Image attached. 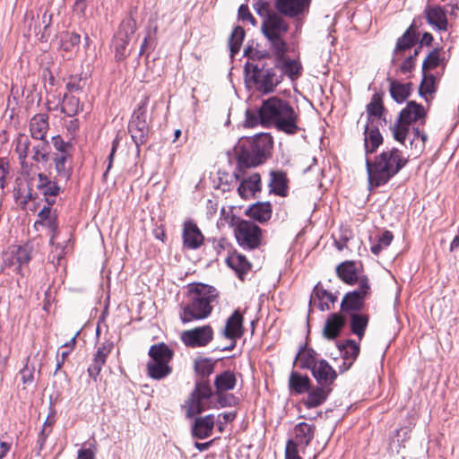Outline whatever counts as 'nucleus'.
<instances>
[{
  "mask_svg": "<svg viewBox=\"0 0 459 459\" xmlns=\"http://www.w3.org/2000/svg\"><path fill=\"white\" fill-rule=\"evenodd\" d=\"M258 117L263 126H273L278 131L293 135L300 131L299 113L292 105L279 97H271L263 101Z\"/></svg>",
  "mask_w": 459,
  "mask_h": 459,
  "instance_id": "nucleus-1",
  "label": "nucleus"
},
{
  "mask_svg": "<svg viewBox=\"0 0 459 459\" xmlns=\"http://www.w3.org/2000/svg\"><path fill=\"white\" fill-rule=\"evenodd\" d=\"M426 110L423 106L416 101H409L401 110L397 120L391 126V131L394 140L404 144L406 140L410 141L411 145L415 143L418 149L417 153H420L428 140V135L417 127H411L412 124L425 122Z\"/></svg>",
  "mask_w": 459,
  "mask_h": 459,
  "instance_id": "nucleus-2",
  "label": "nucleus"
},
{
  "mask_svg": "<svg viewBox=\"0 0 459 459\" xmlns=\"http://www.w3.org/2000/svg\"><path fill=\"white\" fill-rule=\"evenodd\" d=\"M217 299L218 291L212 286L199 283L190 287L186 302L180 306L181 322L187 324L207 318L217 303Z\"/></svg>",
  "mask_w": 459,
  "mask_h": 459,
  "instance_id": "nucleus-3",
  "label": "nucleus"
},
{
  "mask_svg": "<svg viewBox=\"0 0 459 459\" xmlns=\"http://www.w3.org/2000/svg\"><path fill=\"white\" fill-rule=\"evenodd\" d=\"M407 162V158L396 148L384 150L375 157L374 160L367 158L366 168L369 188L385 185Z\"/></svg>",
  "mask_w": 459,
  "mask_h": 459,
  "instance_id": "nucleus-4",
  "label": "nucleus"
},
{
  "mask_svg": "<svg viewBox=\"0 0 459 459\" xmlns=\"http://www.w3.org/2000/svg\"><path fill=\"white\" fill-rule=\"evenodd\" d=\"M272 145L273 141L269 134L257 135L249 142L248 146L243 145L238 152V164L233 172L234 178L243 176V168H252L262 164Z\"/></svg>",
  "mask_w": 459,
  "mask_h": 459,
  "instance_id": "nucleus-5",
  "label": "nucleus"
},
{
  "mask_svg": "<svg viewBox=\"0 0 459 459\" xmlns=\"http://www.w3.org/2000/svg\"><path fill=\"white\" fill-rule=\"evenodd\" d=\"M246 72L253 82L255 88L264 94L273 92L282 80V75H278L273 67H265L262 60H255L246 64Z\"/></svg>",
  "mask_w": 459,
  "mask_h": 459,
  "instance_id": "nucleus-6",
  "label": "nucleus"
},
{
  "mask_svg": "<svg viewBox=\"0 0 459 459\" xmlns=\"http://www.w3.org/2000/svg\"><path fill=\"white\" fill-rule=\"evenodd\" d=\"M150 359L146 363L147 376L154 380H161L172 373L170 361L174 352L165 343L153 344L149 349Z\"/></svg>",
  "mask_w": 459,
  "mask_h": 459,
  "instance_id": "nucleus-7",
  "label": "nucleus"
},
{
  "mask_svg": "<svg viewBox=\"0 0 459 459\" xmlns=\"http://www.w3.org/2000/svg\"><path fill=\"white\" fill-rule=\"evenodd\" d=\"M266 17L262 24V31L270 41L273 51L280 50L287 47L283 39L284 34L288 31L287 22L274 12L265 11Z\"/></svg>",
  "mask_w": 459,
  "mask_h": 459,
  "instance_id": "nucleus-8",
  "label": "nucleus"
},
{
  "mask_svg": "<svg viewBox=\"0 0 459 459\" xmlns=\"http://www.w3.org/2000/svg\"><path fill=\"white\" fill-rule=\"evenodd\" d=\"M212 395V388L208 382H197L195 390L191 393L190 397L186 401L187 417H194L205 410L212 408L213 406L211 401Z\"/></svg>",
  "mask_w": 459,
  "mask_h": 459,
  "instance_id": "nucleus-9",
  "label": "nucleus"
},
{
  "mask_svg": "<svg viewBox=\"0 0 459 459\" xmlns=\"http://www.w3.org/2000/svg\"><path fill=\"white\" fill-rule=\"evenodd\" d=\"M148 100L149 97H145L138 106V108L134 112L128 125V132L137 148L146 143L149 135V126L146 122Z\"/></svg>",
  "mask_w": 459,
  "mask_h": 459,
  "instance_id": "nucleus-10",
  "label": "nucleus"
},
{
  "mask_svg": "<svg viewBox=\"0 0 459 459\" xmlns=\"http://www.w3.org/2000/svg\"><path fill=\"white\" fill-rule=\"evenodd\" d=\"M136 30V22L129 15L120 23L119 28L114 36L113 46L117 60H124L129 54L128 44Z\"/></svg>",
  "mask_w": 459,
  "mask_h": 459,
  "instance_id": "nucleus-11",
  "label": "nucleus"
},
{
  "mask_svg": "<svg viewBox=\"0 0 459 459\" xmlns=\"http://www.w3.org/2000/svg\"><path fill=\"white\" fill-rule=\"evenodd\" d=\"M235 237L240 247L245 249H255L261 242L262 230L252 221L242 220L234 229Z\"/></svg>",
  "mask_w": 459,
  "mask_h": 459,
  "instance_id": "nucleus-12",
  "label": "nucleus"
},
{
  "mask_svg": "<svg viewBox=\"0 0 459 459\" xmlns=\"http://www.w3.org/2000/svg\"><path fill=\"white\" fill-rule=\"evenodd\" d=\"M213 328L210 325H204L183 331L180 340L186 347L195 349L207 346L213 340Z\"/></svg>",
  "mask_w": 459,
  "mask_h": 459,
  "instance_id": "nucleus-13",
  "label": "nucleus"
},
{
  "mask_svg": "<svg viewBox=\"0 0 459 459\" xmlns=\"http://www.w3.org/2000/svg\"><path fill=\"white\" fill-rule=\"evenodd\" d=\"M31 259V249L28 246H13L3 255L5 267L12 268L16 273L23 275L22 267Z\"/></svg>",
  "mask_w": 459,
  "mask_h": 459,
  "instance_id": "nucleus-14",
  "label": "nucleus"
},
{
  "mask_svg": "<svg viewBox=\"0 0 459 459\" xmlns=\"http://www.w3.org/2000/svg\"><path fill=\"white\" fill-rule=\"evenodd\" d=\"M287 47L280 50H273L275 55V67L281 70L283 75L291 81L297 80L302 74V65L299 57L291 58L286 54Z\"/></svg>",
  "mask_w": 459,
  "mask_h": 459,
  "instance_id": "nucleus-15",
  "label": "nucleus"
},
{
  "mask_svg": "<svg viewBox=\"0 0 459 459\" xmlns=\"http://www.w3.org/2000/svg\"><path fill=\"white\" fill-rule=\"evenodd\" d=\"M244 317L239 309H236L231 316L226 320L225 327L222 331V335L230 340V345L222 349V351H232L237 340L241 338L244 334Z\"/></svg>",
  "mask_w": 459,
  "mask_h": 459,
  "instance_id": "nucleus-16",
  "label": "nucleus"
},
{
  "mask_svg": "<svg viewBox=\"0 0 459 459\" xmlns=\"http://www.w3.org/2000/svg\"><path fill=\"white\" fill-rule=\"evenodd\" d=\"M369 284L368 279H362L359 281V287L351 292L347 293L342 301L341 307L344 312L352 311L357 313L364 304V299L368 293Z\"/></svg>",
  "mask_w": 459,
  "mask_h": 459,
  "instance_id": "nucleus-17",
  "label": "nucleus"
},
{
  "mask_svg": "<svg viewBox=\"0 0 459 459\" xmlns=\"http://www.w3.org/2000/svg\"><path fill=\"white\" fill-rule=\"evenodd\" d=\"M247 168H243L242 177L235 178L237 180H240L238 193L243 199H249L261 190L260 175L255 172L247 175Z\"/></svg>",
  "mask_w": 459,
  "mask_h": 459,
  "instance_id": "nucleus-18",
  "label": "nucleus"
},
{
  "mask_svg": "<svg viewBox=\"0 0 459 459\" xmlns=\"http://www.w3.org/2000/svg\"><path fill=\"white\" fill-rule=\"evenodd\" d=\"M427 22L437 31H446L448 30V20L446 11L438 4L427 5L424 10Z\"/></svg>",
  "mask_w": 459,
  "mask_h": 459,
  "instance_id": "nucleus-19",
  "label": "nucleus"
},
{
  "mask_svg": "<svg viewBox=\"0 0 459 459\" xmlns=\"http://www.w3.org/2000/svg\"><path fill=\"white\" fill-rule=\"evenodd\" d=\"M311 0H277V10L287 16L296 17L308 11Z\"/></svg>",
  "mask_w": 459,
  "mask_h": 459,
  "instance_id": "nucleus-20",
  "label": "nucleus"
},
{
  "mask_svg": "<svg viewBox=\"0 0 459 459\" xmlns=\"http://www.w3.org/2000/svg\"><path fill=\"white\" fill-rule=\"evenodd\" d=\"M183 244L187 249H197L204 243V236L197 225L191 221H186L183 229Z\"/></svg>",
  "mask_w": 459,
  "mask_h": 459,
  "instance_id": "nucleus-21",
  "label": "nucleus"
},
{
  "mask_svg": "<svg viewBox=\"0 0 459 459\" xmlns=\"http://www.w3.org/2000/svg\"><path fill=\"white\" fill-rule=\"evenodd\" d=\"M113 349V343L111 342H102L97 349L92 363L88 368L89 376L96 380L100 375L102 366L105 364L107 357L109 355Z\"/></svg>",
  "mask_w": 459,
  "mask_h": 459,
  "instance_id": "nucleus-22",
  "label": "nucleus"
},
{
  "mask_svg": "<svg viewBox=\"0 0 459 459\" xmlns=\"http://www.w3.org/2000/svg\"><path fill=\"white\" fill-rule=\"evenodd\" d=\"M311 370L320 385L330 387L337 377L336 371L325 359L318 360V363Z\"/></svg>",
  "mask_w": 459,
  "mask_h": 459,
  "instance_id": "nucleus-23",
  "label": "nucleus"
},
{
  "mask_svg": "<svg viewBox=\"0 0 459 459\" xmlns=\"http://www.w3.org/2000/svg\"><path fill=\"white\" fill-rule=\"evenodd\" d=\"M48 130V116L39 113L33 116L30 121V132L33 139L46 140Z\"/></svg>",
  "mask_w": 459,
  "mask_h": 459,
  "instance_id": "nucleus-24",
  "label": "nucleus"
},
{
  "mask_svg": "<svg viewBox=\"0 0 459 459\" xmlns=\"http://www.w3.org/2000/svg\"><path fill=\"white\" fill-rule=\"evenodd\" d=\"M331 391V387L319 385L307 392V396L303 403L308 409L318 407L326 401Z\"/></svg>",
  "mask_w": 459,
  "mask_h": 459,
  "instance_id": "nucleus-25",
  "label": "nucleus"
},
{
  "mask_svg": "<svg viewBox=\"0 0 459 459\" xmlns=\"http://www.w3.org/2000/svg\"><path fill=\"white\" fill-rule=\"evenodd\" d=\"M214 427V416L212 414L196 418L192 427L194 437L204 439L212 435Z\"/></svg>",
  "mask_w": 459,
  "mask_h": 459,
  "instance_id": "nucleus-26",
  "label": "nucleus"
},
{
  "mask_svg": "<svg viewBox=\"0 0 459 459\" xmlns=\"http://www.w3.org/2000/svg\"><path fill=\"white\" fill-rule=\"evenodd\" d=\"M38 218L39 220L36 221L35 225L40 224L50 230V244L54 245V240L57 233L56 215L51 211L50 207L45 206L38 213Z\"/></svg>",
  "mask_w": 459,
  "mask_h": 459,
  "instance_id": "nucleus-27",
  "label": "nucleus"
},
{
  "mask_svg": "<svg viewBox=\"0 0 459 459\" xmlns=\"http://www.w3.org/2000/svg\"><path fill=\"white\" fill-rule=\"evenodd\" d=\"M384 110L385 108L381 97L378 94H374L366 108L368 124L373 125L375 122L378 123L381 121L385 123V119L383 117Z\"/></svg>",
  "mask_w": 459,
  "mask_h": 459,
  "instance_id": "nucleus-28",
  "label": "nucleus"
},
{
  "mask_svg": "<svg viewBox=\"0 0 459 459\" xmlns=\"http://www.w3.org/2000/svg\"><path fill=\"white\" fill-rule=\"evenodd\" d=\"M336 298L319 284L316 285L310 298V306H317L321 311L329 309V303H333Z\"/></svg>",
  "mask_w": 459,
  "mask_h": 459,
  "instance_id": "nucleus-29",
  "label": "nucleus"
},
{
  "mask_svg": "<svg viewBox=\"0 0 459 459\" xmlns=\"http://www.w3.org/2000/svg\"><path fill=\"white\" fill-rule=\"evenodd\" d=\"M338 347L344 360L341 370H348L359 353V346L355 341L347 340L344 343L339 344Z\"/></svg>",
  "mask_w": 459,
  "mask_h": 459,
  "instance_id": "nucleus-30",
  "label": "nucleus"
},
{
  "mask_svg": "<svg viewBox=\"0 0 459 459\" xmlns=\"http://www.w3.org/2000/svg\"><path fill=\"white\" fill-rule=\"evenodd\" d=\"M383 137L377 126L367 124L364 129V146L366 154L374 152L382 143Z\"/></svg>",
  "mask_w": 459,
  "mask_h": 459,
  "instance_id": "nucleus-31",
  "label": "nucleus"
},
{
  "mask_svg": "<svg viewBox=\"0 0 459 459\" xmlns=\"http://www.w3.org/2000/svg\"><path fill=\"white\" fill-rule=\"evenodd\" d=\"M315 435V426L307 422H300L294 428V439L298 446H307Z\"/></svg>",
  "mask_w": 459,
  "mask_h": 459,
  "instance_id": "nucleus-32",
  "label": "nucleus"
},
{
  "mask_svg": "<svg viewBox=\"0 0 459 459\" xmlns=\"http://www.w3.org/2000/svg\"><path fill=\"white\" fill-rule=\"evenodd\" d=\"M226 263L229 267L236 272L240 279H243V276L251 269V264L246 256L237 252L229 255L226 258Z\"/></svg>",
  "mask_w": 459,
  "mask_h": 459,
  "instance_id": "nucleus-33",
  "label": "nucleus"
},
{
  "mask_svg": "<svg viewBox=\"0 0 459 459\" xmlns=\"http://www.w3.org/2000/svg\"><path fill=\"white\" fill-rule=\"evenodd\" d=\"M237 385V377L233 371L225 370L218 374L214 379L216 394L225 393L233 390Z\"/></svg>",
  "mask_w": 459,
  "mask_h": 459,
  "instance_id": "nucleus-34",
  "label": "nucleus"
},
{
  "mask_svg": "<svg viewBox=\"0 0 459 459\" xmlns=\"http://www.w3.org/2000/svg\"><path fill=\"white\" fill-rule=\"evenodd\" d=\"M417 39L414 33L411 32L410 29L407 30L403 35L398 39L395 48L394 50L393 62L398 59L400 55H403L407 50H410L415 46Z\"/></svg>",
  "mask_w": 459,
  "mask_h": 459,
  "instance_id": "nucleus-35",
  "label": "nucleus"
},
{
  "mask_svg": "<svg viewBox=\"0 0 459 459\" xmlns=\"http://www.w3.org/2000/svg\"><path fill=\"white\" fill-rule=\"evenodd\" d=\"M339 278L348 284H354L359 281L356 265L351 261L340 264L336 268Z\"/></svg>",
  "mask_w": 459,
  "mask_h": 459,
  "instance_id": "nucleus-36",
  "label": "nucleus"
},
{
  "mask_svg": "<svg viewBox=\"0 0 459 459\" xmlns=\"http://www.w3.org/2000/svg\"><path fill=\"white\" fill-rule=\"evenodd\" d=\"M289 386L291 392L301 394L309 391L310 379L307 376L292 371L289 378Z\"/></svg>",
  "mask_w": 459,
  "mask_h": 459,
  "instance_id": "nucleus-37",
  "label": "nucleus"
},
{
  "mask_svg": "<svg viewBox=\"0 0 459 459\" xmlns=\"http://www.w3.org/2000/svg\"><path fill=\"white\" fill-rule=\"evenodd\" d=\"M344 325V319L338 314L331 315L324 327V335L327 339H334L338 336L341 329Z\"/></svg>",
  "mask_w": 459,
  "mask_h": 459,
  "instance_id": "nucleus-38",
  "label": "nucleus"
},
{
  "mask_svg": "<svg viewBox=\"0 0 459 459\" xmlns=\"http://www.w3.org/2000/svg\"><path fill=\"white\" fill-rule=\"evenodd\" d=\"M269 186L271 192L280 196H286L288 192L287 178L281 171H272Z\"/></svg>",
  "mask_w": 459,
  "mask_h": 459,
  "instance_id": "nucleus-39",
  "label": "nucleus"
},
{
  "mask_svg": "<svg viewBox=\"0 0 459 459\" xmlns=\"http://www.w3.org/2000/svg\"><path fill=\"white\" fill-rule=\"evenodd\" d=\"M37 188L45 196H56L59 194L60 187L55 180H51L43 173L38 174Z\"/></svg>",
  "mask_w": 459,
  "mask_h": 459,
  "instance_id": "nucleus-40",
  "label": "nucleus"
},
{
  "mask_svg": "<svg viewBox=\"0 0 459 459\" xmlns=\"http://www.w3.org/2000/svg\"><path fill=\"white\" fill-rule=\"evenodd\" d=\"M70 156L64 153L55 154L53 158L55 163V169L56 171V176L60 179L68 180L72 175L73 169L67 165V161Z\"/></svg>",
  "mask_w": 459,
  "mask_h": 459,
  "instance_id": "nucleus-41",
  "label": "nucleus"
},
{
  "mask_svg": "<svg viewBox=\"0 0 459 459\" xmlns=\"http://www.w3.org/2000/svg\"><path fill=\"white\" fill-rule=\"evenodd\" d=\"M249 216L260 222H265L272 216V207L269 203H257L248 210Z\"/></svg>",
  "mask_w": 459,
  "mask_h": 459,
  "instance_id": "nucleus-42",
  "label": "nucleus"
},
{
  "mask_svg": "<svg viewBox=\"0 0 459 459\" xmlns=\"http://www.w3.org/2000/svg\"><path fill=\"white\" fill-rule=\"evenodd\" d=\"M296 360L299 362L302 368L312 369L318 363L316 360V352L313 349L301 348L296 356Z\"/></svg>",
  "mask_w": 459,
  "mask_h": 459,
  "instance_id": "nucleus-43",
  "label": "nucleus"
},
{
  "mask_svg": "<svg viewBox=\"0 0 459 459\" xmlns=\"http://www.w3.org/2000/svg\"><path fill=\"white\" fill-rule=\"evenodd\" d=\"M368 323V317L367 315L359 313L351 315V330L359 340L364 336Z\"/></svg>",
  "mask_w": 459,
  "mask_h": 459,
  "instance_id": "nucleus-44",
  "label": "nucleus"
},
{
  "mask_svg": "<svg viewBox=\"0 0 459 459\" xmlns=\"http://www.w3.org/2000/svg\"><path fill=\"white\" fill-rule=\"evenodd\" d=\"M390 94L396 102L402 103L411 94V84L392 81L390 82Z\"/></svg>",
  "mask_w": 459,
  "mask_h": 459,
  "instance_id": "nucleus-45",
  "label": "nucleus"
},
{
  "mask_svg": "<svg viewBox=\"0 0 459 459\" xmlns=\"http://www.w3.org/2000/svg\"><path fill=\"white\" fill-rule=\"evenodd\" d=\"M30 140L26 134H19L16 139L15 152L18 154L20 164L22 169L27 167L26 158L30 149Z\"/></svg>",
  "mask_w": 459,
  "mask_h": 459,
  "instance_id": "nucleus-46",
  "label": "nucleus"
},
{
  "mask_svg": "<svg viewBox=\"0 0 459 459\" xmlns=\"http://www.w3.org/2000/svg\"><path fill=\"white\" fill-rule=\"evenodd\" d=\"M39 141V143L32 148L31 159L37 163H47L49 160V143L47 140Z\"/></svg>",
  "mask_w": 459,
  "mask_h": 459,
  "instance_id": "nucleus-47",
  "label": "nucleus"
},
{
  "mask_svg": "<svg viewBox=\"0 0 459 459\" xmlns=\"http://www.w3.org/2000/svg\"><path fill=\"white\" fill-rule=\"evenodd\" d=\"M82 109L78 98L65 96L62 104L61 111L68 117L77 115Z\"/></svg>",
  "mask_w": 459,
  "mask_h": 459,
  "instance_id": "nucleus-48",
  "label": "nucleus"
},
{
  "mask_svg": "<svg viewBox=\"0 0 459 459\" xmlns=\"http://www.w3.org/2000/svg\"><path fill=\"white\" fill-rule=\"evenodd\" d=\"M441 50L435 48L429 52L422 64V70H432L445 64V56H441Z\"/></svg>",
  "mask_w": 459,
  "mask_h": 459,
  "instance_id": "nucleus-49",
  "label": "nucleus"
},
{
  "mask_svg": "<svg viewBox=\"0 0 459 459\" xmlns=\"http://www.w3.org/2000/svg\"><path fill=\"white\" fill-rule=\"evenodd\" d=\"M245 38V31L243 28L237 26L229 39V46L230 50V55L233 57L237 53H238L240 47L242 45L243 39Z\"/></svg>",
  "mask_w": 459,
  "mask_h": 459,
  "instance_id": "nucleus-50",
  "label": "nucleus"
},
{
  "mask_svg": "<svg viewBox=\"0 0 459 459\" xmlns=\"http://www.w3.org/2000/svg\"><path fill=\"white\" fill-rule=\"evenodd\" d=\"M214 369V362L208 358H201L195 361V370L202 377L210 376Z\"/></svg>",
  "mask_w": 459,
  "mask_h": 459,
  "instance_id": "nucleus-51",
  "label": "nucleus"
},
{
  "mask_svg": "<svg viewBox=\"0 0 459 459\" xmlns=\"http://www.w3.org/2000/svg\"><path fill=\"white\" fill-rule=\"evenodd\" d=\"M393 234L389 230L384 231L378 238L377 243L372 244L370 250L371 252L377 255L384 248L390 246L393 241Z\"/></svg>",
  "mask_w": 459,
  "mask_h": 459,
  "instance_id": "nucleus-52",
  "label": "nucleus"
},
{
  "mask_svg": "<svg viewBox=\"0 0 459 459\" xmlns=\"http://www.w3.org/2000/svg\"><path fill=\"white\" fill-rule=\"evenodd\" d=\"M435 91H436V89H435L434 77L430 76L428 78V77L424 76V79L420 85V94L422 97H424L425 99H427V95L432 94L433 92H435Z\"/></svg>",
  "mask_w": 459,
  "mask_h": 459,
  "instance_id": "nucleus-53",
  "label": "nucleus"
},
{
  "mask_svg": "<svg viewBox=\"0 0 459 459\" xmlns=\"http://www.w3.org/2000/svg\"><path fill=\"white\" fill-rule=\"evenodd\" d=\"M34 367L29 365H25L24 368L21 369L20 376L24 388L32 385L34 381Z\"/></svg>",
  "mask_w": 459,
  "mask_h": 459,
  "instance_id": "nucleus-54",
  "label": "nucleus"
},
{
  "mask_svg": "<svg viewBox=\"0 0 459 459\" xmlns=\"http://www.w3.org/2000/svg\"><path fill=\"white\" fill-rule=\"evenodd\" d=\"M52 143L59 153L67 154L70 156L69 152L72 149V145L68 142H65L60 135L52 137Z\"/></svg>",
  "mask_w": 459,
  "mask_h": 459,
  "instance_id": "nucleus-55",
  "label": "nucleus"
},
{
  "mask_svg": "<svg viewBox=\"0 0 459 459\" xmlns=\"http://www.w3.org/2000/svg\"><path fill=\"white\" fill-rule=\"evenodd\" d=\"M420 49V46H418V48L414 49L413 55H410L403 60L400 66V70L403 74H408L413 70L415 56L419 54Z\"/></svg>",
  "mask_w": 459,
  "mask_h": 459,
  "instance_id": "nucleus-56",
  "label": "nucleus"
},
{
  "mask_svg": "<svg viewBox=\"0 0 459 459\" xmlns=\"http://www.w3.org/2000/svg\"><path fill=\"white\" fill-rule=\"evenodd\" d=\"M85 85V80H83L81 76L74 75L70 76L68 82L66 83V89L69 91H78L82 90Z\"/></svg>",
  "mask_w": 459,
  "mask_h": 459,
  "instance_id": "nucleus-57",
  "label": "nucleus"
},
{
  "mask_svg": "<svg viewBox=\"0 0 459 459\" xmlns=\"http://www.w3.org/2000/svg\"><path fill=\"white\" fill-rule=\"evenodd\" d=\"M238 18L243 22H247L252 25H255V19L251 14L248 6L241 4L238 8Z\"/></svg>",
  "mask_w": 459,
  "mask_h": 459,
  "instance_id": "nucleus-58",
  "label": "nucleus"
},
{
  "mask_svg": "<svg viewBox=\"0 0 459 459\" xmlns=\"http://www.w3.org/2000/svg\"><path fill=\"white\" fill-rule=\"evenodd\" d=\"M297 444L289 440L285 449V459H301L298 454Z\"/></svg>",
  "mask_w": 459,
  "mask_h": 459,
  "instance_id": "nucleus-59",
  "label": "nucleus"
},
{
  "mask_svg": "<svg viewBox=\"0 0 459 459\" xmlns=\"http://www.w3.org/2000/svg\"><path fill=\"white\" fill-rule=\"evenodd\" d=\"M217 403L221 407H227L235 404L236 397L233 394H224V393L216 394Z\"/></svg>",
  "mask_w": 459,
  "mask_h": 459,
  "instance_id": "nucleus-60",
  "label": "nucleus"
},
{
  "mask_svg": "<svg viewBox=\"0 0 459 459\" xmlns=\"http://www.w3.org/2000/svg\"><path fill=\"white\" fill-rule=\"evenodd\" d=\"M96 450V445L91 444L89 448H82L78 451L77 459H94Z\"/></svg>",
  "mask_w": 459,
  "mask_h": 459,
  "instance_id": "nucleus-61",
  "label": "nucleus"
},
{
  "mask_svg": "<svg viewBox=\"0 0 459 459\" xmlns=\"http://www.w3.org/2000/svg\"><path fill=\"white\" fill-rule=\"evenodd\" d=\"M53 422L49 423V428L43 426L41 431L39 434L38 446L41 450L46 443V440L52 431Z\"/></svg>",
  "mask_w": 459,
  "mask_h": 459,
  "instance_id": "nucleus-62",
  "label": "nucleus"
},
{
  "mask_svg": "<svg viewBox=\"0 0 459 459\" xmlns=\"http://www.w3.org/2000/svg\"><path fill=\"white\" fill-rule=\"evenodd\" d=\"M53 422L49 423V428L43 426L41 431L39 434L38 446L41 450L46 443V440L52 431Z\"/></svg>",
  "mask_w": 459,
  "mask_h": 459,
  "instance_id": "nucleus-63",
  "label": "nucleus"
},
{
  "mask_svg": "<svg viewBox=\"0 0 459 459\" xmlns=\"http://www.w3.org/2000/svg\"><path fill=\"white\" fill-rule=\"evenodd\" d=\"M86 8L87 4L85 0H76L73 6L74 12L79 16L85 15Z\"/></svg>",
  "mask_w": 459,
  "mask_h": 459,
  "instance_id": "nucleus-64",
  "label": "nucleus"
}]
</instances>
